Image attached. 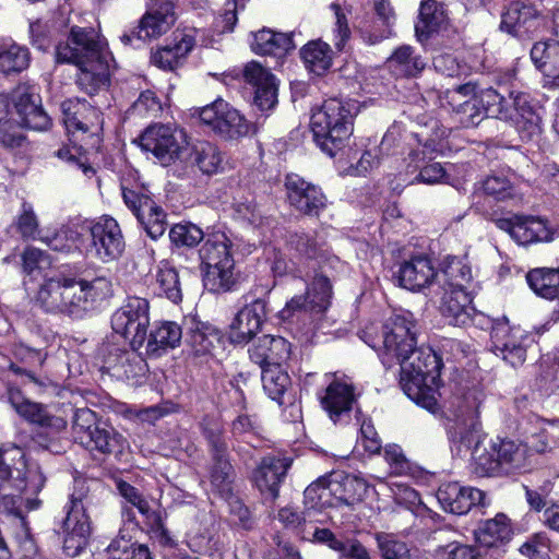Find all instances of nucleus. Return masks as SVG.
<instances>
[{
    "label": "nucleus",
    "mask_w": 559,
    "mask_h": 559,
    "mask_svg": "<svg viewBox=\"0 0 559 559\" xmlns=\"http://www.w3.org/2000/svg\"><path fill=\"white\" fill-rule=\"evenodd\" d=\"M45 485L38 468H28L25 454L19 447H0V496L4 508L12 513L11 528L24 557L36 555V545L25 518L19 510L21 493H37Z\"/></svg>",
    "instance_id": "obj_1"
},
{
    "label": "nucleus",
    "mask_w": 559,
    "mask_h": 559,
    "mask_svg": "<svg viewBox=\"0 0 559 559\" xmlns=\"http://www.w3.org/2000/svg\"><path fill=\"white\" fill-rule=\"evenodd\" d=\"M473 443L471 468L478 477H508L530 466L528 447L519 440L496 437Z\"/></svg>",
    "instance_id": "obj_2"
},
{
    "label": "nucleus",
    "mask_w": 559,
    "mask_h": 559,
    "mask_svg": "<svg viewBox=\"0 0 559 559\" xmlns=\"http://www.w3.org/2000/svg\"><path fill=\"white\" fill-rule=\"evenodd\" d=\"M441 360L429 347H415L400 362V385L404 393L420 407L436 414L439 409L433 390L428 382L439 376Z\"/></svg>",
    "instance_id": "obj_3"
},
{
    "label": "nucleus",
    "mask_w": 559,
    "mask_h": 559,
    "mask_svg": "<svg viewBox=\"0 0 559 559\" xmlns=\"http://www.w3.org/2000/svg\"><path fill=\"white\" fill-rule=\"evenodd\" d=\"M357 112L356 102L330 98L312 115L313 140L322 152L332 157L345 146L353 133Z\"/></svg>",
    "instance_id": "obj_4"
},
{
    "label": "nucleus",
    "mask_w": 559,
    "mask_h": 559,
    "mask_svg": "<svg viewBox=\"0 0 559 559\" xmlns=\"http://www.w3.org/2000/svg\"><path fill=\"white\" fill-rule=\"evenodd\" d=\"M472 280L471 267L456 257L450 258L438 277L442 290L439 310L449 324L464 326L472 322L475 308L467 285Z\"/></svg>",
    "instance_id": "obj_5"
},
{
    "label": "nucleus",
    "mask_w": 559,
    "mask_h": 559,
    "mask_svg": "<svg viewBox=\"0 0 559 559\" xmlns=\"http://www.w3.org/2000/svg\"><path fill=\"white\" fill-rule=\"evenodd\" d=\"M102 485L95 479H75L69 502L64 506L66 518L62 522L63 548L68 556H78L87 546L92 527L88 509L97 502V492Z\"/></svg>",
    "instance_id": "obj_6"
},
{
    "label": "nucleus",
    "mask_w": 559,
    "mask_h": 559,
    "mask_svg": "<svg viewBox=\"0 0 559 559\" xmlns=\"http://www.w3.org/2000/svg\"><path fill=\"white\" fill-rule=\"evenodd\" d=\"M483 394L473 389L463 395H455L444 411L450 441L460 449H471L473 443L485 437L479 420Z\"/></svg>",
    "instance_id": "obj_7"
},
{
    "label": "nucleus",
    "mask_w": 559,
    "mask_h": 559,
    "mask_svg": "<svg viewBox=\"0 0 559 559\" xmlns=\"http://www.w3.org/2000/svg\"><path fill=\"white\" fill-rule=\"evenodd\" d=\"M230 240L221 231L209 234L199 249L204 286L214 293L227 292L235 284V261Z\"/></svg>",
    "instance_id": "obj_8"
},
{
    "label": "nucleus",
    "mask_w": 559,
    "mask_h": 559,
    "mask_svg": "<svg viewBox=\"0 0 559 559\" xmlns=\"http://www.w3.org/2000/svg\"><path fill=\"white\" fill-rule=\"evenodd\" d=\"M417 323L407 312L392 317L382 329L381 344H370L378 352L382 364L391 368L402 361L417 344Z\"/></svg>",
    "instance_id": "obj_9"
},
{
    "label": "nucleus",
    "mask_w": 559,
    "mask_h": 559,
    "mask_svg": "<svg viewBox=\"0 0 559 559\" xmlns=\"http://www.w3.org/2000/svg\"><path fill=\"white\" fill-rule=\"evenodd\" d=\"M56 59L60 63L83 67L91 62L111 59V56L95 28L72 26L67 41L56 46Z\"/></svg>",
    "instance_id": "obj_10"
},
{
    "label": "nucleus",
    "mask_w": 559,
    "mask_h": 559,
    "mask_svg": "<svg viewBox=\"0 0 559 559\" xmlns=\"http://www.w3.org/2000/svg\"><path fill=\"white\" fill-rule=\"evenodd\" d=\"M274 283L255 285L246 296V306L238 311L230 324V340L248 343L260 330L267 313V300Z\"/></svg>",
    "instance_id": "obj_11"
},
{
    "label": "nucleus",
    "mask_w": 559,
    "mask_h": 559,
    "mask_svg": "<svg viewBox=\"0 0 559 559\" xmlns=\"http://www.w3.org/2000/svg\"><path fill=\"white\" fill-rule=\"evenodd\" d=\"M148 311V301L133 296L128 297L126 302L111 316L114 332L128 341L134 352L139 350L147 338Z\"/></svg>",
    "instance_id": "obj_12"
},
{
    "label": "nucleus",
    "mask_w": 559,
    "mask_h": 559,
    "mask_svg": "<svg viewBox=\"0 0 559 559\" xmlns=\"http://www.w3.org/2000/svg\"><path fill=\"white\" fill-rule=\"evenodd\" d=\"M135 142L142 151L152 154L162 166L174 164L186 150L183 133L170 124H151Z\"/></svg>",
    "instance_id": "obj_13"
},
{
    "label": "nucleus",
    "mask_w": 559,
    "mask_h": 559,
    "mask_svg": "<svg viewBox=\"0 0 559 559\" xmlns=\"http://www.w3.org/2000/svg\"><path fill=\"white\" fill-rule=\"evenodd\" d=\"M178 0H153L147 4L146 12L138 26L120 37L124 45L134 46L135 41L144 43L166 34L176 22L175 8Z\"/></svg>",
    "instance_id": "obj_14"
},
{
    "label": "nucleus",
    "mask_w": 559,
    "mask_h": 559,
    "mask_svg": "<svg viewBox=\"0 0 559 559\" xmlns=\"http://www.w3.org/2000/svg\"><path fill=\"white\" fill-rule=\"evenodd\" d=\"M197 112L203 124L227 140L247 136L253 130L245 116L222 98L197 109Z\"/></svg>",
    "instance_id": "obj_15"
},
{
    "label": "nucleus",
    "mask_w": 559,
    "mask_h": 559,
    "mask_svg": "<svg viewBox=\"0 0 559 559\" xmlns=\"http://www.w3.org/2000/svg\"><path fill=\"white\" fill-rule=\"evenodd\" d=\"M546 25V17L530 0H512L501 11L500 29L518 38H531Z\"/></svg>",
    "instance_id": "obj_16"
},
{
    "label": "nucleus",
    "mask_w": 559,
    "mask_h": 559,
    "mask_svg": "<svg viewBox=\"0 0 559 559\" xmlns=\"http://www.w3.org/2000/svg\"><path fill=\"white\" fill-rule=\"evenodd\" d=\"M491 350L512 367L522 366L526 360L532 338L520 328H511L508 321L497 322L490 332Z\"/></svg>",
    "instance_id": "obj_17"
},
{
    "label": "nucleus",
    "mask_w": 559,
    "mask_h": 559,
    "mask_svg": "<svg viewBox=\"0 0 559 559\" xmlns=\"http://www.w3.org/2000/svg\"><path fill=\"white\" fill-rule=\"evenodd\" d=\"M75 278L60 273L44 282L36 300L48 312H60L71 318L79 319L75 299Z\"/></svg>",
    "instance_id": "obj_18"
},
{
    "label": "nucleus",
    "mask_w": 559,
    "mask_h": 559,
    "mask_svg": "<svg viewBox=\"0 0 559 559\" xmlns=\"http://www.w3.org/2000/svg\"><path fill=\"white\" fill-rule=\"evenodd\" d=\"M72 278H75V293L71 297L75 299L79 319L112 296V282L103 271L84 270Z\"/></svg>",
    "instance_id": "obj_19"
},
{
    "label": "nucleus",
    "mask_w": 559,
    "mask_h": 559,
    "mask_svg": "<svg viewBox=\"0 0 559 559\" xmlns=\"http://www.w3.org/2000/svg\"><path fill=\"white\" fill-rule=\"evenodd\" d=\"M286 247L290 260L299 265V273H304L302 269H310L319 263H328L330 269H335L340 264L338 258L331 254L323 243H319L314 236L302 231L289 233Z\"/></svg>",
    "instance_id": "obj_20"
},
{
    "label": "nucleus",
    "mask_w": 559,
    "mask_h": 559,
    "mask_svg": "<svg viewBox=\"0 0 559 559\" xmlns=\"http://www.w3.org/2000/svg\"><path fill=\"white\" fill-rule=\"evenodd\" d=\"M122 198L148 237L156 240L165 234L166 214L151 197L141 191L122 188Z\"/></svg>",
    "instance_id": "obj_21"
},
{
    "label": "nucleus",
    "mask_w": 559,
    "mask_h": 559,
    "mask_svg": "<svg viewBox=\"0 0 559 559\" xmlns=\"http://www.w3.org/2000/svg\"><path fill=\"white\" fill-rule=\"evenodd\" d=\"M92 251L96 259L108 263L119 259L126 248L124 237L118 222L110 216H103L90 228Z\"/></svg>",
    "instance_id": "obj_22"
},
{
    "label": "nucleus",
    "mask_w": 559,
    "mask_h": 559,
    "mask_svg": "<svg viewBox=\"0 0 559 559\" xmlns=\"http://www.w3.org/2000/svg\"><path fill=\"white\" fill-rule=\"evenodd\" d=\"M495 225L523 246L554 239V231L547 226L546 221L539 217L520 215L500 217L495 219Z\"/></svg>",
    "instance_id": "obj_23"
},
{
    "label": "nucleus",
    "mask_w": 559,
    "mask_h": 559,
    "mask_svg": "<svg viewBox=\"0 0 559 559\" xmlns=\"http://www.w3.org/2000/svg\"><path fill=\"white\" fill-rule=\"evenodd\" d=\"M63 123L69 133L97 134L102 130L103 115L85 99L69 98L61 103Z\"/></svg>",
    "instance_id": "obj_24"
},
{
    "label": "nucleus",
    "mask_w": 559,
    "mask_h": 559,
    "mask_svg": "<svg viewBox=\"0 0 559 559\" xmlns=\"http://www.w3.org/2000/svg\"><path fill=\"white\" fill-rule=\"evenodd\" d=\"M285 187L290 205L305 215L318 216L326 206V197L321 189L298 175H288Z\"/></svg>",
    "instance_id": "obj_25"
},
{
    "label": "nucleus",
    "mask_w": 559,
    "mask_h": 559,
    "mask_svg": "<svg viewBox=\"0 0 559 559\" xmlns=\"http://www.w3.org/2000/svg\"><path fill=\"white\" fill-rule=\"evenodd\" d=\"M474 536L480 548L499 554L498 558L503 559L506 546L513 536L511 521L506 514L498 513L495 518L480 522L474 531Z\"/></svg>",
    "instance_id": "obj_26"
},
{
    "label": "nucleus",
    "mask_w": 559,
    "mask_h": 559,
    "mask_svg": "<svg viewBox=\"0 0 559 559\" xmlns=\"http://www.w3.org/2000/svg\"><path fill=\"white\" fill-rule=\"evenodd\" d=\"M355 402L353 384L338 378L329 383L320 397L323 409L334 424H345L349 420Z\"/></svg>",
    "instance_id": "obj_27"
},
{
    "label": "nucleus",
    "mask_w": 559,
    "mask_h": 559,
    "mask_svg": "<svg viewBox=\"0 0 559 559\" xmlns=\"http://www.w3.org/2000/svg\"><path fill=\"white\" fill-rule=\"evenodd\" d=\"M293 460L288 456L266 455L253 471V481L260 492L272 500L280 493V487Z\"/></svg>",
    "instance_id": "obj_28"
},
{
    "label": "nucleus",
    "mask_w": 559,
    "mask_h": 559,
    "mask_svg": "<svg viewBox=\"0 0 559 559\" xmlns=\"http://www.w3.org/2000/svg\"><path fill=\"white\" fill-rule=\"evenodd\" d=\"M437 499L445 512L462 515L472 507L484 504L485 492L474 487H465L456 481L442 484Z\"/></svg>",
    "instance_id": "obj_29"
},
{
    "label": "nucleus",
    "mask_w": 559,
    "mask_h": 559,
    "mask_svg": "<svg viewBox=\"0 0 559 559\" xmlns=\"http://www.w3.org/2000/svg\"><path fill=\"white\" fill-rule=\"evenodd\" d=\"M243 78L254 87V105L261 111H267L277 104V83L275 76L260 63L249 62L243 69Z\"/></svg>",
    "instance_id": "obj_30"
},
{
    "label": "nucleus",
    "mask_w": 559,
    "mask_h": 559,
    "mask_svg": "<svg viewBox=\"0 0 559 559\" xmlns=\"http://www.w3.org/2000/svg\"><path fill=\"white\" fill-rule=\"evenodd\" d=\"M512 121L523 141H532L542 133V117L525 93L511 92Z\"/></svg>",
    "instance_id": "obj_31"
},
{
    "label": "nucleus",
    "mask_w": 559,
    "mask_h": 559,
    "mask_svg": "<svg viewBox=\"0 0 559 559\" xmlns=\"http://www.w3.org/2000/svg\"><path fill=\"white\" fill-rule=\"evenodd\" d=\"M309 270V272H306L308 277L306 294L309 298L310 307L316 310V313H321L325 311L331 304L334 269H330L328 263H319L317 266H312Z\"/></svg>",
    "instance_id": "obj_32"
},
{
    "label": "nucleus",
    "mask_w": 559,
    "mask_h": 559,
    "mask_svg": "<svg viewBox=\"0 0 559 559\" xmlns=\"http://www.w3.org/2000/svg\"><path fill=\"white\" fill-rule=\"evenodd\" d=\"M250 359L263 367L280 366L290 357V344L282 336L262 335L249 348Z\"/></svg>",
    "instance_id": "obj_33"
},
{
    "label": "nucleus",
    "mask_w": 559,
    "mask_h": 559,
    "mask_svg": "<svg viewBox=\"0 0 559 559\" xmlns=\"http://www.w3.org/2000/svg\"><path fill=\"white\" fill-rule=\"evenodd\" d=\"M438 275L431 261L424 257H417L402 263L395 272L399 284L409 290H420L430 285Z\"/></svg>",
    "instance_id": "obj_34"
},
{
    "label": "nucleus",
    "mask_w": 559,
    "mask_h": 559,
    "mask_svg": "<svg viewBox=\"0 0 559 559\" xmlns=\"http://www.w3.org/2000/svg\"><path fill=\"white\" fill-rule=\"evenodd\" d=\"M9 401L16 413L32 424L51 428L56 431H61L67 427V421L62 417L50 415L46 407L25 400L19 391H10Z\"/></svg>",
    "instance_id": "obj_35"
},
{
    "label": "nucleus",
    "mask_w": 559,
    "mask_h": 559,
    "mask_svg": "<svg viewBox=\"0 0 559 559\" xmlns=\"http://www.w3.org/2000/svg\"><path fill=\"white\" fill-rule=\"evenodd\" d=\"M426 59L412 46L397 47L386 60L391 73L399 78H415L426 68Z\"/></svg>",
    "instance_id": "obj_36"
},
{
    "label": "nucleus",
    "mask_w": 559,
    "mask_h": 559,
    "mask_svg": "<svg viewBox=\"0 0 559 559\" xmlns=\"http://www.w3.org/2000/svg\"><path fill=\"white\" fill-rule=\"evenodd\" d=\"M258 428L255 420L248 415H239L231 423L233 449L243 461L253 457V450L258 447L255 441H260Z\"/></svg>",
    "instance_id": "obj_37"
},
{
    "label": "nucleus",
    "mask_w": 559,
    "mask_h": 559,
    "mask_svg": "<svg viewBox=\"0 0 559 559\" xmlns=\"http://www.w3.org/2000/svg\"><path fill=\"white\" fill-rule=\"evenodd\" d=\"M183 337V324L164 321L157 324L146 338V354L158 357L169 348L179 345Z\"/></svg>",
    "instance_id": "obj_38"
},
{
    "label": "nucleus",
    "mask_w": 559,
    "mask_h": 559,
    "mask_svg": "<svg viewBox=\"0 0 559 559\" xmlns=\"http://www.w3.org/2000/svg\"><path fill=\"white\" fill-rule=\"evenodd\" d=\"M153 283L154 294L178 305L182 300V289L178 270L167 260L158 263Z\"/></svg>",
    "instance_id": "obj_39"
},
{
    "label": "nucleus",
    "mask_w": 559,
    "mask_h": 559,
    "mask_svg": "<svg viewBox=\"0 0 559 559\" xmlns=\"http://www.w3.org/2000/svg\"><path fill=\"white\" fill-rule=\"evenodd\" d=\"M202 437L206 441L211 460L229 457L223 421L216 416L206 415L200 423Z\"/></svg>",
    "instance_id": "obj_40"
},
{
    "label": "nucleus",
    "mask_w": 559,
    "mask_h": 559,
    "mask_svg": "<svg viewBox=\"0 0 559 559\" xmlns=\"http://www.w3.org/2000/svg\"><path fill=\"white\" fill-rule=\"evenodd\" d=\"M111 59L99 60L78 67L76 84L81 91L88 95H94L109 82V66Z\"/></svg>",
    "instance_id": "obj_41"
},
{
    "label": "nucleus",
    "mask_w": 559,
    "mask_h": 559,
    "mask_svg": "<svg viewBox=\"0 0 559 559\" xmlns=\"http://www.w3.org/2000/svg\"><path fill=\"white\" fill-rule=\"evenodd\" d=\"M252 50L258 55H284L295 48L292 35L261 29L253 36Z\"/></svg>",
    "instance_id": "obj_42"
},
{
    "label": "nucleus",
    "mask_w": 559,
    "mask_h": 559,
    "mask_svg": "<svg viewBox=\"0 0 559 559\" xmlns=\"http://www.w3.org/2000/svg\"><path fill=\"white\" fill-rule=\"evenodd\" d=\"M82 443L90 451H97L102 454H119L122 452L124 439L112 427L103 424L100 428L94 429V436H88Z\"/></svg>",
    "instance_id": "obj_43"
},
{
    "label": "nucleus",
    "mask_w": 559,
    "mask_h": 559,
    "mask_svg": "<svg viewBox=\"0 0 559 559\" xmlns=\"http://www.w3.org/2000/svg\"><path fill=\"white\" fill-rule=\"evenodd\" d=\"M210 330V326L197 320L194 317L186 318L183 320L185 342L194 355H205L213 348L212 337L214 335Z\"/></svg>",
    "instance_id": "obj_44"
},
{
    "label": "nucleus",
    "mask_w": 559,
    "mask_h": 559,
    "mask_svg": "<svg viewBox=\"0 0 559 559\" xmlns=\"http://www.w3.org/2000/svg\"><path fill=\"white\" fill-rule=\"evenodd\" d=\"M528 286L547 299L559 297V267H536L526 274Z\"/></svg>",
    "instance_id": "obj_45"
},
{
    "label": "nucleus",
    "mask_w": 559,
    "mask_h": 559,
    "mask_svg": "<svg viewBox=\"0 0 559 559\" xmlns=\"http://www.w3.org/2000/svg\"><path fill=\"white\" fill-rule=\"evenodd\" d=\"M443 5L435 0H425L419 8L418 21L415 24L416 36L419 40H426L444 22Z\"/></svg>",
    "instance_id": "obj_46"
},
{
    "label": "nucleus",
    "mask_w": 559,
    "mask_h": 559,
    "mask_svg": "<svg viewBox=\"0 0 559 559\" xmlns=\"http://www.w3.org/2000/svg\"><path fill=\"white\" fill-rule=\"evenodd\" d=\"M190 160L202 174L211 176L223 169L224 156L215 144L200 142L193 146Z\"/></svg>",
    "instance_id": "obj_47"
},
{
    "label": "nucleus",
    "mask_w": 559,
    "mask_h": 559,
    "mask_svg": "<svg viewBox=\"0 0 559 559\" xmlns=\"http://www.w3.org/2000/svg\"><path fill=\"white\" fill-rule=\"evenodd\" d=\"M407 168L411 173L419 169V174L414 179L416 182L435 185L445 176V170L440 163H426L424 150H415L408 154Z\"/></svg>",
    "instance_id": "obj_48"
},
{
    "label": "nucleus",
    "mask_w": 559,
    "mask_h": 559,
    "mask_svg": "<svg viewBox=\"0 0 559 559\" xmlns=\"http://www.w3.org/2000/svg\"><path fill=\"white\" fill-rule=\"evenodd\" d=\"M485 117L509 120L512 117L511 95L506 98L496 90L489 87L481 90L476 96Z\"/></svg>",
    "instance_id": "obj_49"
},
{
    "label": "nucleus",
    "mask_w": 559,
    "mask_h": 559,
    "mask_svg": "<svg viewBox=\"0 0 559 559\" xmlns=\"http://www.w3.org/2000/svg\"><path fill=\"white\" fill-rule=\"evenodd\" d=\"M300 57L306 67L316 74H322L332 64V50L322 40H312L300 50Z\"/></svg>",
    "instance_id": "obj_50"
},
{
    "label": "nucleus",
    "mask_w": 559,
    "mask_h": 559,
    "mask_svg": "<svg viewBox=\"0 0 559 559\" xmlns=\"http://www.w3.org/2000/svg\"><path fill=\"white\" fill-rule=\"evenodd\" d=\"M235 471L229 457L211 460L210 483L221 497L231 498Z\"/></svg>",
    "instance_id": "obj_51"
},
{
    "label": "nucleus",
    "mask_w": 559,
    "mask_h": 559,
    "mask_svg": "<svg viewBox=\"0 0 559 559\" xmlns=\"http://www.w3.org/2000/svg\"><path fill=\"white\" fill-rule=\"evenodd\" d=\"M261 381L269 397L283 404L284 394L292 384L288 373L280 366L263 367Z\"/></svg>",
    "instance_id": "obj_52"
},
{
    "label": "nucleus",
    "mask_w": 559,
    "mask_h": 559,
    "mask_svg": "<svg viewBox=\"0 0 559 559\" xmlns=\"http://www.w3.org/2000/svg\"><path fill=\"white\" fill-rule=\"evenodd\" d=\"M29 51L27 48L12 45L0 46V72L3 74L20 73L29 66Z\"/></svg>",
    "instance_id": "obj_53"
},
{
    "label": "nucleus",
    "mask_w": 559,
    "mask_h": 559,
    "mask_svg": "<svg viewBox=\"0 0 559 559\" xmlns=\"http://www.w3.org/2000/svg\"><path fill=\"white\" fill-rule=\"evenodd\" d=\"M531 59L535 66L548 73L559 62V41H537L531 49Z\"/></svg>",
    "instance_id": "obj_54"
},
{
    "label": "nucleus",
    "mask_w": 559,
    "mask_h": 559,
    "mask_svg": "<svg viewBox=\"0 0 559 559\" xmlns=\"http://www.w3.org/2000/svg\"><path fill=\"white\" fill-rule=\"evenodd\" d=\"M204 237V231L192 223L176 224L169 230L170 241L178 248H193L199 245Z\"/></svg>",
    "instance_id": "obj_55"
},
{
    "label": "nucleus",
    "mask_w": 559,
    "mask_h": 559,
    "mask_svg": "<svg viewBox=\"0 0 559 559\" xmlns=\"http://www.w3.org/2000/svg\"><path fill=\"white\" fill-rule=\"evenodd\" d=\"M17 115V124L32 130H46L50 126V118L41 107L40 102H31Z\"/></svg>",
    "instance_id": "obj_56"
},
{
    "label": "nucleus",
    "mask_w": 559,
    "mask_h": 559,
    "mask_svg": "<svg viewBox=\"0 0 559 559\" xmlns=\"http://www.w3.org/2000/svg\"><path fill=\"white\" fill-rule=\"evenodd\" d=\"M341 488L340 500L347 506L361 502L368 493V484L357 476L347 475L337 484Z\"/></svg>",
    "instance_id": "obj_57"
},
{
    "label": "nucleus",
    "mask_w": 559,
    "mask_h": 559,
    "mask_svg": "<svg viewBox=\"0 0 559 559\" xmlns=\"http://www.w3.org/2000/svg\"><path fill=\"white\" fill-rule=\"evenodd\" d=\"M484 110L479 105L476 97L468 98L467 100L457 105L454 109V119L463 128H473L478 126L484 120Z\"/></svg>",
    "instance_id": "obj_58"
},
{
    "label": "nucleus",
    "mask_w": 559,
    "mask_h": 559,
    "mask_svg": "<svg viewBox=\"0 0 559 559\" xmlns=\"http://www.w3.org/2000/svg\"><path fill=\"white\" fill-rule=\"evenodd\" d=\"M80 234L73 228H62L51 237L41 238L44 242L53 251L60 253H71L79 250L78 240Z\"/></svg>",
    "instance_id": "obj_59"
},
{
    "label": "nucleus",
    "mask_w": 559,
    "mask_h": 559,
    "mask_svg": "<svg viewBox=\"0 0 559 559\" xmlns=\"http://www.w3.org/2000/svg\"><path fill=\"white\" fill-rule=\"evenodd\" d=\"M483 191L498 201L511 199L515 194V188L504 176H488L481 182Z\"/></svg>",
    "instance_id": "obj_60"
},
{
    "label": "nucleus",
    "mask_w": 559,
    "mask_h": 559,
    "mask_svg": "<svg viewBox=\"0 0 559 559\" xmlns=\"http://www.w3.org/2000/svg\"><path fill=\"white\" fill-rule=\"evenodd\" d=\"M331 485L332 484L325 477H321L310 484L304 491L305 504L309 509L323 507L325 499L333 491V489L330 488Z\"/></svg>",
    "instance_id": "obj_61"
},
{
    "label": "nucleus",
    "mask_w": 559,
    "mask_h": 559,
    "mask_svg": "<svg viewBox=\"0 0 559 559\" xmlns=\"http://www.w3.org/2000/svg\"><path fill=\"white\" fill-rule=\"evenodd\" d=\"M312 312L316 313V310L310 307L309 298L306 294L294 296L288 300L285 307L278 312V317L282 321L292 322L295 319L298 320Z\"/></svg>",
    "instance_id": "obj_62"
},
{
    "label": "nucleus",
    "mask_w": 559,
    "mask_h": 559,
    "mask_svg": "<svg viewBox=\"0 0 559 559\" xmlns=\"http://www.w3.org/2000/svg\"><path fill=\"white\" fill-rule=\"evenodd\" d=\"M360 447L370 455L379 453L382 448L381 439L370 420H364L360 425V432L355 447L358 453Z\"/></svg>",
    "instance_id": "obj_63"
},
{
    "label": "nucleus",
    "mask_w": 559,
    "mask_h": 559,
    "mask_svg": "<svg viewBox=\"0 0 559 559\" xmlns=\"http://www.w3.org/2000/svg\"><path fill=\"white\" fill-rule=\"evenodd\" d=\"M449 547V559H499V554L488 552L478 545L451 544Z\"/></svg>",
    "instance_id": "obj_64"
}]
</instances>
